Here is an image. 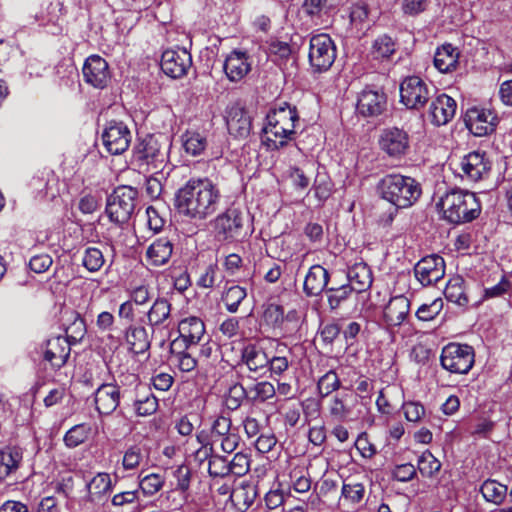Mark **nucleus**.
I'll return each instance as SVG.
<instances>
[{
	"instance_id": "obj_54",
	"label": "nucleus",
	"mask_w": 512,
	"mask_h": 512,
	"mask_svg": "<svg viewBox=\"0 0 512 512\" xmlns=\"http://www.w3.org/2000/svg\"><path fill=\"white\" fill-rule=\"evenodd\" d=\"M341 493L345 500L355 504L363 499L365 488L363 484L359 482H345L342 486Z\"/></svg>"
},
{
	"instance_id": "obj_64",
	"label": "nucleus",
	"mask_w": 512,
	"mask_h": 512,
	"mask_svg": "<svg viewBox=\"0 0 512 512\" xmlns=\"http://www.w3.org/2000/svg\"><path fill=\"white\" fill-rule=\"evenodd\" d=\"M417 470L411 463L397 465L393 472V478L400 482H408L416 476Z\"/></svg>"
},
{
	"instance_id": "obj_40",
	"label": "nucleus",
	"mask_w": 512,
	"mask_h": 512,
	"mask_svg": "<svg viewBox=\"0 0 512 512\" xmlns=\"http://www.w3.org/2000/svg\"><path fill=\"white\" fill-rule=\"evenodd\" d=\"M91 433V426L86 423L74 425L65 436L64 443L69 448H75L84 443Z\"/></svg>"
},
{
	"instance_id": "obj_48",
	"label": "nucleus",
	"mask_w": 512,
	"mask_h": 512,
	"mask_svg": "<svg viewBox=\"0 0 512 512\" xmlns=\"http://www.w3.org/2000/svg\"><path fill=\"white\" fill-rule=\"evenodd\" d=\"M104 263V255L100 249L96 247L85 249L82 264L88 271L97 272L103 267Z\"/></svg>"
},
{
	"instance_id": "obj_44",
	"label": "nucleus",
	"mask_w": 512,
	"mask_h": 512,
	"mask_svg": "<svg viewBox=\"0 0 512 512\" xmlns=\"http://www.w3.org/2000/svg\"><path fill=\"white\" fill-rule=\"evenodd\" d=\"M440 461L429 451H424L418 458V470L424 477H432L439 472Z\"/></svg>"
},
{
	"instance_id": "obj_27",
	"label": "nucleus",
	"mask_w": 512,
	"mask_h": 512,
	"mask_svg": "<svg viewBox=\"0 0 512 512\" xmlns=\"http://www.w3.org/2000/svg\"><path fill=\"white\" fill-rule=\"evenodd\" d=\"M172 305L162 296L157 297L146 313L147 325L153 330L157 327H168L171 320Z\"/></svg>"
},
{
	"instance_id": "obj_8",
	"label": "nucleus",
	"mask_w": 512,
	"mask_h": 512,
	"mask_svg": "<svg viewBox=\"0 0 512 512\" xmlns=\"http://www.w3.org/2000/svg\"><path fill=\"white\" fill-rule=\"evenodd\" d=\"M308 58L314 72L330 69L336 59V46L328 34H317L310 38Z\"/></svg>"
},
{
	"instance_id": "obj_52",
	"label": "nucleus",
	"mask_w": 512,
	"mask_h": 512,
	"mask_svg": "<svg viewBox=\"0 0 512 512\" xmlns=\"http://www.w3.org/2000/svg\"><path fill=\"white\" fill-rule=\"evenodd\" d=\"M208 472L212 477L224 478L230 475L229 460L227 457L213 454L208 463Z\"/></svg>"
},
{
	"instance_id": "obj_58",
	"label": "nucleus",
	"mask_w": 512,
	"mask_h": 512,
	"mask_svg": "<svg viewBox=\"0 0 512 512\" xmlns=\"http://www.w3.org/2000/svg\"><path fill=\"white\" fill-rule=\"evenodd\" d=\"M405 418L409 422H419L425 415L424 406L417 401H407L402 404Z\"/></svg>"
},
{
	"instance_id": "obj_42",
	"label": "nucleus",
	"mask_w": 512,
	"mask_h": 512,
	"mask_svg": "<svg viewBox=\"0 0 512 512\" xmlns=\"http://www.w3.org/2000/svg\"><path fill=\"white\" fill-rule=\"evenodd\" d=\"M246 289L238 285L229 287L222 296L226 309L230 313L237 312L239 305L246 298Z\"/></svg>"
},
{
	"instance_id": "obj_45",
	"label": "nucleus",
	"mask_w": 512,
	"mask_h": 512,
	"mask_svg": "<svg viewBox=\"0 0 512 512\" xmlns=\"http://www.w3.org/2000/svg\"><path fill=\"white\" fill-rule=\"evenodd\" d=\"M341 386L340 379L334 370H329L321 376L317 383V389L322 398L329 396Z\"/></svg>"
},
{
	"instance_id": "obj_18",
	"label": "nucleus",
	"mask_w": 512,
	"mask_h": 512,
	"mask_svg": "<svg viewBox=\"0 0 512 512\" xmlns=\"http://www.w3.org/2000/svg\"><path fill=\"white\" fill-rule=\"evenodd\" d=\"M386 105L384 92L366 88L358 96L356 110L363 117H377L385 111Z\"/></svg>"
},
{
	"instance_id": "obj_33",
	"label": "nucleus",
	"mask_w": 512,
	"mask_h": 512,
	"mask_svg": "<svg viewBox=\"0 0 512 512\" xmlns=\"http://www.w3.org/2000/svg\"><path fill=\"white\" fill-rule=\"evenodd\" d=\"M178 331L179 334L188 341V344L196 346L204 336L205 325L200 318L190 316L179 322Z\"/></svg>"
},
{
	"instance_id": "obj_49",
	"label": "nucleus",
	"mask_w": 512,
	"mask_h": 512,
	"mask_svg": "<svg viewBox=\"0 0 512 512\" xmlns=\"http://www.w3.org/2000/svg\"><path fill=\"white\" fill-rule=\"evenodd\" d=\"M164 483L165 481L162 475L151 473L140 478L139 488L144 495L152 496L162 489Z\"/></svg>"
},
{
	"instance_id": "obj_6",
	"label": "nucleus",
	"mask_w": 512,
	"mask_h": 512,
	"mask_svg": "<svg viewBox=\"0 0 512 512\" xmlns=\"http://www.w3.org/2000/svg\"><path fill=\"white\" fill-rule=\"evenodd\" d=\"M138 192L130 186L117 187L107 198L106 214L110 221L122 226L132 217L137 202Z\"/></svg>"
},
{
	"instance_id": "obj_50",
	"label": "nucleus",
	"mask_w": 512,
	"mask_h": 512,
	"mask_svg": "<svg viewBox=\"0 0 512 512\" xmlns=\"http://www.w3.org/2000/svg\"><path fill=\"white\" fill-rule=\"evenodd\" d=\"M251 459L248 453L243 451L234 454L229 460L230 474L235 476H244L250 470Z\"/></svg>"
},
{
	"instance_id": "obj_30",
	"label": "nucleus",
	"mask_w": 512,
	"mask_h": 512,
	"mask_svg": "<svg viewBox=\"0 0 512 512\" xmlns=\"http://www.w3.org/2000/svg\"><path fill=\"white\" fill-rule=\"evenodd\" d=\"M347 278L349 281L347 285L357 293L367 290L372 284L371 270L364 262H357L349 267Z\"/></svg>"
},
{
	"instance_id": "obj_38",
	"label": "nucleus",
	"mask_w": 512,
	"mask_h": 512,
	"mask_svg": "<svg viewBox=\"0 0 512 512\" xmlns=\"http://www.w3.org/2000/svg\"><path fill=\"white\" fill-rule=\"evenodd\" d=\"M276 394L274 385L269 381H260L249 387V401L264 403Z\"/></svg>"
},
{
	"instance_id": "obj_31",
	"label": "nucleus",
	"mask_w": 512,
	"mask_h": 512,
	"mask_svg": "<svg viewBox=\"0 0 512 512\" xmlns=\"http://www.w3.org/2000/svg\"><path fill=\"white\" fill-rule=\"evenodd\" d=\"M173 244L167 238L156 239L147 249L146 258L152 266L165 265L172 256Z\"/></svg>"
},
{
	"instance_id": "obj_57",
	"label": "nucleus",
	"mask_w": 512,
	"mask_h": 512,
	"mask_svg": "<svg viewBox=\"0 0 512 512\" xmlns=\"http://www.w3.org/2000/svg\"><path fill=\"white\" fill-rule=\"evenodd\" d=\"M377 57L387 58L395 52V43L388 35L378 37L373 45Z\"/></svg>"
},
{
	"instance_id": "obj_19",
	"label": "nucleus",
	"mask_w": 512,
	"mask_h": 512,
	"mask_svg": "<svg viewBox=\"0 0 512 512\" xmlns=\"http://www.w3.org/2000/svg\"><path fill=\"white\" fill-rule=\"evenodd\" d=\"M460 166L463 172L462 177L477 182L488 176L491 162L485 153L474 151L463 157Z\"/></svg>"
},
{
	"instance_id": "obj_36",
	"label": "nucleus",
	"mask_w": 512,
	"mask_h": 512,
	"mask_svg": "<svg viewBox=\"0 0 512 512\" xmlns=\"http://www.w3.org/2000/svg\"><path fill=\"white\" fill-rule=\"evenodd\" d=\"M446 299L459 306H466L469 302L464 289V280L457 276L449 280L444 290Z\"/></svg>"
},
{
	"instance_id": "obj_41",
	"label": "nucleus",
	"mask_w": 512,
	"mask_h": 512,
	"mask_svg": "<svg viewBox=\"0 0 512 512\" xmlns=\"http://www.w3.org/2000/svg\"><path fill=\"white\" fill-rule=\"evenodd\" d=\"M262 322L272 330L281 329L284 322V309L278 304H268L262 315Z\"/></svg>"
},
{
	"instance_id": "obj_24",
	"label": "nucleus",
	"mask_w": 512,
	"mask_h": 512,
	"mask_svg": "<svg viewBox=\"0 0 512 512\" xmlns=\"http://www.w3.org/2000/svg\"><path fill=\"white\" fill-rule=\"evenodd\" d=\"M223 69L230 81H240L251 70L249 56L246 52L234 50L226 57Z\"/></svg>"
},
{
	"instance_id": "obj_3",
	"label": "nucleus",
	"mask_w": 512,
	"mask_h": 512,
	"mask_svg": "<svg viewBox=\"0 0 512 512\" xmlns=\"http://www.w3.org/2000/svg\"><path fill=\"white\" fill-rule=\"evenodd\" d=\"M168 142L161 134H148L133 148L132 164L139 171L159 174L168 162Z\"/></svg>"
},
{
	"instance_id": "obj_47",
	"label": "nucleus",
	"mask_w": 512,
	"mask_h": 512,
	"mask_svg": "<svg viewBox=\"0 0 512 512\" xmlns=\"http://www.w3.org/2000/svg\"><path fill=\"white\" fill-rule=\"evenodd\" d=\"M69 320L71 324L66 327L67 338L71 344L81 340L86 333V326L84 320L77 312H71Z\"/></svg>"
},
{
	"instance_id": "obj_15",
	"label": "nucleus",
	"mask_w": 512,
	"mask_h": 512,
	"mask_svg": "<svg viewBox=\"0 0 512 512\" xmlns=\"http://www.w3.org/2000/svg\"><path fill=\"white\" fill-rule=\"evenodd\" d=\"M414 274L423 286L432 285L445 275L444 259L436 254L426 256L415 265Z\"/></svg>"
},
{
	"instance_id": "obj_60",
	"label": "nucleus",
	"mask_w": 512,
	"mask_h": 512,
	"mask_svg": "<svg viewBox=\"0 0 512 512\" xmlns=\"http://www.w3.org/2000/svg\"><path fill=\"white\" fill-rule=\"evenodd\" d=\"M173 476L176 478V489L182 492H186L190 487L191 482V470L186 465L178 466L174 472Z\"/></svg>"
},
{
	"instance_id": "obj_29",
	"label": "nucleus",
	"mask_w": 512,
	"mask_h": 512,
	"mask_svg": "<svg viewBox=\"0 0 512 512\" xmlns=\"http://www.w3.org/2000/svg\"><path fill=\"white\" fill-rule=\"evenodd\" d=\"M23 460L22 449L16 446H6L0 450V481L14 475Z\"/></svg>"
},
{
	"instance_id": "obj_14",
	"label": "nucleus",
	"mask_w": 512,
	"mask_h": 512,
	"mask_svg": "<svg viewBox=\"0 0 512 512\" xmlns=\"http://www.w3.org/2000/svg\"><path fill=\"white\" fill-rule=\"evenodd\" d=\"M160 65L166 75L172 78H180L186 75L190 69L192 57L184 48L169 49L163 52Z\"/></svg>"
},
{
	"instance_id": "obj_62",
	"label": "nucleus",
	"mask_w": 512,
	"mask_h": 512,
	"mask_svg": "<svg viewBox=\"0 0 512 512\" xmlns=\"http://www.w3.org/2000/svg\"><path fill=\"white\" fill-rule=\"evenodd\" d=\"M369 18V8L364 2H358L351 7L350 20L358 26L362 25Z\"/></svg>"
},
{
	"instance_id": "obj_46",
	"label": "nucleus",
	"mask_w": 512,
	"mask_h": 512,
	"mask_svg": "<svg viewBox=\"0 0 512 512\" xmlns=\"http://www.w3.org/2000/svg\"><path fill=\"white\" fill-rule=\"evenodd\" d=\"M244 399L249 400V388L246 389L241 383L236 382L229 387L226 406L230 410H236L241 406Z\"/></svg>"
},
{
	"instance_id": "obj_63",
	"label": "nucleus",
	"mask_w": 512,
	"mask_h": 512,
	"mask_svg": "<svg viewBox=\"0 0 512 512\" xmlns=\"http://www.w3.org/2000/svg\"><path fill=\"white\" fill-rule=\"evenodd\" d=\"M354 445L364 458H372L377 452L375 445L369 441L366 433H361Z\"/></svg>"
},
{
	"instance_id": "obj_51",
	"label": "nucleus",
	"mask_w": 512,
	"mask_h": 512,
	"mask_svg": "<svg viewBox=\"0 0 512 512\" xmlns=\"http://www.w3.org/2000/svg\"><path fill=\"white\" fill-rule=\"evenodd\" d=\"M291 486L297 493H306L311 488V478L307 471L295 468L290 472Z\"/></svg>"
},
{
	"instance_id": "obj_25",
	"label": "nucleus",
	"mask_w": 512,
	"mask_h": 512,
	"mask_svg": "<svg viewBox=\"0 0 512 512\" xmlns=\"http://www.w3.org/2000/svg\"><path fill=\"white\" fill-rule=\"evenodd\" d=\"M410 313V301L404 295L392 297L384 308V321L388 326H400Z\"/></svg>"
},
{
	"instance_id": "obj_32",
	"label": "nucleus",
	"mask_w": 512,
	"mask_h": 512,
	"mask_svg": "<svg viewBox=\"0 0 512 512\" xmlns=\"http://www.w3.org/2000/svg\"><path fill=\"white\" fill-rule=\"evenodd\" d=\"M459 51L452 44H444L439 47L434 55V66L441 73L456 70L458 66Z\"/></svg>"
},
{
	"instance_id": "obj_53",
	"label": "nucleus",
	"mask_w": 512,
	"mask_h": 512,
	"mask_svg": "<svg viewBox=\"0 0 512 512\" xmlns=\"http://www.w3.org/2000/svg\"><path fill=\"white\" fill-rule=\"evenodd\" d=\"M134 407L137 415L149 416L156 412L158 399L152 393H148L143 397L139 396L134 402Z\"/></svg>"
},
{
	"instance_id": "obj_56",
	"label": "nucleus",
	"mask_w": 512,
	"mask_h": 512,
	"mask_svg": "<svg viewBox=\"0 0 512 512\" xmlns=\"http://www.w3.org/2000/svg\"><path fill=\"white\" fill-rule=\"evenodd\" d=\"M143 460V449L138 445L129 447L123 456L122 465L125 470L136 469Z\"/></svg>"
},
{
	"instance_id": "obj_9",
	"label": "nucleus",
	"mask_w": 512,
	"mask_h": 512,
	"mask_svg": "<svg viewBox=\"0 0 512 512\" xmlns=\"http://www.w3.org/2000/svg\"><path fill=\"white\" fill-rule=\"evenodd\" d=\"M245 213L236 207L228 208L214 221L215 236L219 241H234L244 235Z\"/></svg>"
},
{
	"instance_id": "obj_35",
	"label": "nucleus",
	"mask_w": 512,
	"mask_h": 512,
	"mask_svg": "<svg viewBox=\"0 0 512 512\" xmlns=\"http://www.w3.org/2000/svg\"><path fill=\"white\" fill-rule=\"evenodd\" d=\"M356 399L350 394H336L329 404L330 415L339 420L345 421L350 418Z\"/></svg>"
},
{
	"instance_id": "obj_4",
	"label": "nucleus",
	"mask_w": 512,
	"mask_h": 512,
	"mask_svg": "<svg viewBox=\"0 0 512 512\" xmlns=\"http://www.w3.org/2000/svg\"><path fill=\"white\" fill-rule=\"evenodd\" d=\"M377 189L382 199L391 203L396 211L413 206L422 194L421 185L414 178L393 173L385 175Z\"/></svg>"
},
{
	"instance_id": "obj_26",
	"label": "nucleus",
	"mask_w": 512,
	"mask_h": 512,
	"mask_svg": "<svg viewBox=\"0 0 512 512\" xmlns=\"http://www.w3.org/2000/svg\"><path fill=\"white\" fill-rule=\"evenodd\" d=\"M330 275L321 265H313L304 279L303 291L306 296H319L328 285Z\"/></svg>"
},
{
	"instance_id": "obj_28",
	"label": "nucleus",
	"mask_w": 512,
	"mask_h": 512,
	"mask_svg": "<svg viewBox=\"0 0 512 512\" xmlns=\"http://www.w3.org/2000/svg\"><path fill=\"white\" fill-rule=\"evenodd\" d=\"M88 501L94 504H103L112 490V480L108 473H97L86 485Z\"/></svg>"
},
{
	"instance_id": "obj_16",
	"label": "nucleus",
	"mask_w": 512,
	"mask_h": 512,
	"mask_svg": "<svg viewBox=\"0 0 512 512\" xmlns=\"http://www.w3.org/2000/svg\"><path fill=\"white\" fill-rule=\"evenodd\" d=\"M82 73L84 81L95 88H105L110 80L109 65L99 55H91L85 60Z\"/></svg>"
},
{
	"instance_id": "obj_2",
	"label": "nucleus",
	"mask_w": 512,
	"mask_h": 512,
	"mask_svg": "<svg viewBox=\"0 0 512 512\" xmlns=\"http://www.w3.org/2000/svg\"><path fill=\"white\" fill-rule=\"evenodd\" d=\"M263 142L269 149H279L295 134V123L299 120L295 106L287 102L276 104L266 116Z\"/></svg>"
},
{
	"instance_id": "obj_11",
	"label": "nucleus",
	"mask_w": 512,
	"mask_h": 512,
	"mask_svg": "<svg viewBox=\"0 0 512 512\" xmlns=\"http://www.w3.org/2000/svg\"><path fill=\"white\" fill-rule=\"evenodd\" d=\"M378 144L380 149L389 157L400 159L410 149V137L403 129L388 127L381 131Z\"/></svg>"
},
{
	"instance_id": "obj_13",
	"label": "nucleus",
	"mask_w": 512,
	"mask_h": 512,
	"mask_svg": "<svg viewBox=\"0 0 512 512\" xmlns=\"http://www.w3.org/2000/svg\"><path fill=\"white\" fill-rule=\"evenodd\" d=\"M132 135L122 122H110L102 133V141L111 155H120L130 146Z\"/></svg>"
},
{
	"instance_id": "obj_17",
	"label": "nucleus",
	"mask_w": 512,
	"mask_h": 512,
	"mask_svg": "<svg viewBox=\"0 0 512 512\" xmlns=\"http://www.w3.org/2000/svg\"><path fill=\"white\" fill-rule=\"evenodd\" d=\"M269 356L262 341L248 343L241 350V362L250 372L260 375L268 371Z\"/></svg>"
},
{
	"instance_id": "obj_12",
	"label": "nucleus",
	"mask_w": 512,
	"mask_h": 512,
	"mask_svg": "<svg viewBox=\"0 0 512 512\" xmlns=\"http://www.w3.org/2000/svg\"><path fill=\"white\" fill-rule=\"evenodd\" d=\"M465 124L471 133L482 137L495 131L498 117L490 109L473 107L466 112Z\"/></svg>"
},
{
	"instance_id": "obj_43",
	"label": "nucleus",
	"mask_w": 512,
	"mask_h": 512,
	"mask_svg": "<svg viewBox=\"0 0 512 512\" xmlns=\"http://www.w3.org/2000/svg\"><path fill=\"white\" fill-rule=\"evenodd\" d=\"M354 291L351 286L347 284L341 285L339 287H330L327 288V301L330 310H336L344 303L351 293Z\"/></svg>"
},
{
	"instance_id": "obj_37",
	"label": "nucleus",
	"mask_w": 512,
	"mask_h": 512,
	"mask_svg": "<svg viewBox=\"0 0 512 512\" xmlns=\"http://www.w3.org/2000/svg\"><path fill=\"white\" fill-rule=\"evenodd\" d=\"M480 492L486 501L499 505L506 497L507 486L496 480L488 479L482 483Z\"/></svg>"
},
{
	"instance_id": "obj_10",
	"label": "nucleus",
	"mask_w": 512,
	"mask_h": 512,
	"mask_svg": "<svg viewBox=\"0 0 512 512\" xmlns=\"http://www.w3.org/2000/svg\"><path fill=\"white\" fill-rule=\"evenodd\" d=\"M434 87L418 76L406 77L400 84V101L408 108L419 110L432 99Z\"/></svg>"
},
{
	"instance_id": "obj_55",
	"label": "nucleus",
	"mask_w": 512,
	"mask_h": 512,
	"mask_svg": "<svg viewBox=\"0 0 512 512\" xmlns=\"http://www.w3.org/2000/svg\"><path fill=\"white\" fill-rule=\"evenodd\" d=\"M443 301L437 298L430 304L421 305L416 311V317L421 321H430L434 319L442 310Z\"/></svg>"
},
{
	"instance_id": "obj_39",
	"label": "nucleus",
	"mask_w": 512,
	"mask_h": 512,
	"mask_svg": "<svg viewBox=\"0 0 512 512\" xmlns=\"http://www.w3.org/2000/svg\"><path fill=\"white\" fill-rule=\"evenodd\" d=\"M183 147L192 156L200 155L207 146L206 137L199 132L187 131L183 136Z\"/></svg>"
},
{
	"instance_id": "obj_34",
	"label": "nucleus",
	"mask_w": 512,
	"mask_h": 512,
	"mask_svg": "<svg viewBox=\"0 0 512 512\" xmlns=\"http://www.w3.org/2000/svg\"><path fill=\"white\" fill-rule=\"evenodd\" d=\"M129 349L135 354H142L149 350L151 341L144 326L131 325L125 334Z\"/></svg>"
},
{
	"instance_id": "obj_5",
	"label": "nucleus",
	"mask_w": 512,
	"mask_h": 512,
	"mask_svg": "<svg viewBox=\"0 0 512 512\" xmlns=\"http://www.w3.org/2000/svg\"><path fill=\"white\" fill-rule=\"evenodd\" d=\"M444 218L452 224H463L476 219L481 205L474 193L453 190L441 198Z\"/></svg>"
},
{
	"instance_id": "obj_23",
	"label": "nucleus",
	"mask_w": 512,
	"mask_h": 512,
	"mask_svg": "<svg viewBox=\"0 0 512 512\" xmlns=\"http://www.w3.org/2000/svg\"><path fill=\"white\" fill-rule=\"evenodd\" d=\"M456 108V101L452 97L446 94L436 96L429 107L431 122L437 126L447 124L454 117Z\"/></svg>"
},
{
	"instance_id": "obj_21",
	"label": "nucleus",
	"mask_w": 512,
	"mask_h": 512,
	"mask_svg": "<svg viewBox=\"0 0 512 512\" xmlns=\"http://www.w3.org/2000/svg\"><path fill=\"white\" fill-rule=\"evenodd\" d=\"M71 342L65 337H54L46 342V347L43 352V358L49 362L50 366L54 370L62 368L71 352Z\"/></svg>"
},
{
	"instance_id": "obj_1",
	"label": "nucleus",
	"mask_w": 512,
	"mask_h": 512,
	"mask_svg": "<svg viewBox=\"0 0 512 512\" xmlns=\"http://www.w3.org/2000/svg\"><path fill=\"white\" fill-rule=\"evenodd\" d=\"M221 194L208 178H192L175 193L177 211L193 220H205L219 208Z\"/></svg>"
},
{
	"instance_id": "obj_7",
	"label": "nucleus",
	"mask_w": 512,
	"mask_h": 512,
	"mask_svg": "<svg viewBox=\"0 0 512 512\" xmlns=\"http://www.w3.org/2000/svg\"><path fill=\"white\" fill-rule=\"evenodd\" d=\"M474 349L467 344L449 343L443 347L440 364L443 369L455 374H467L474 365Z\"/></svg>"
},
{
	"instance_id": "obj_61",
	"label": "nucleus",
	"mask_w": 512,
	"mask_h": 512,
	"mask_svg": "<svg viewBox=\"0 0 512 512\" xmlns=\"http://www.w3.org/2000/svg\"><path fill=\"white\" fill-rule=\"evenodd\" d=\"M231 433V419L224 416L217 417L212 425L211 434L213 441Z\"/></svg>"
},
{
	"instance_id": "obj_20",
	"label": "nucleus",
	"mask_w": 512,
	"mask_h": 512,
	"mask_svg": "<svg viewBox=\"0 0 512 512\" xmlns=\"http://www.w3.org/2000/svg\"><path fill=\"white\" fill-rule=\"evenodd\" d=\"M120 387L114 383H103L94 392L95 408L101 415L112 414L120 403Z\"/></svg>"
},
{
	"instance_id": "obj_59",
	"label": "nucleus",
	"mask_w": 512,
	"mask_h": 512,
	"mask_svg": "<svg viewBox=\"0 0 512 512\" xmlns=\"http://www.w3.org/2000/svg\"><path fill=\"white\" fill-rule=\"evenodd\" d=\"M139 501V491L129 490L116 493L111 500L114 507L123 508L125 506L133 505Z\"/></svg>"
},
{
	"instance_id": "obj_22",
	"label": "nucleus",
	"mask_w": 512,
	"mask_h": 512,
	"mask_svg": "<svg viewBox=\"0 0 512 512\" xmlns=\"http://www.w3.org/2000/svg\"><path fill=\"white\" fill-rule=\"evenodd\" d=\"M226 124L229 134L235 138L245 139L251 132V118L239 105H232L227 110Z\"/></svg>"
}]
</instances>
